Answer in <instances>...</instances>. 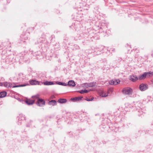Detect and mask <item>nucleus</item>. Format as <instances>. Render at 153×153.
<instances>
[{
	"mask_svg": "<svg viewBox=\"0 0 153 153\" xmlns=\"http://www.w3.org/2000/svg\"><path fill=\"white\" fill-rule=\"evenodd\" d=\"M1 84H2V85H0V86H4L7 88H16L18 87H24L27 85H29V84L28 83H24L23 84H22L19 85H14L13 86L12 85V84L7 82H1Z\"/></svg>",
	"mask_w": 153,
	"mask_h": 153,
	"instance_id": "nucleus-1",
	"label": "nucleus"
},
{
	"mask_svg": "<svg viewBox=\"0 0 153 153\" xmlns=\"http://www.w3.org/2000/svg\"><path fill=\"white\" fill-rule=\"evenodd\" d=\"M122 92L125 94L130 95L132 94L133 92V90L130 87H126L123 89Z\"/></svg>",
	"mask_w": 153,
	"mask_h": 153,
	"instance_id": "nucleus-2",
	"label": "nucleus"
},
{
	"mask_svg": "<svg viewBox=\"0 0 153 153\" xmlns=\"http://www.w3.org/2000/svg\"><path fill=\"white\" fill-rule=\"evenodd\" d=\"M148 88V85L145 83L141 84L139 86V89L141 91H144L147 90Z\"/></svg>",
	"mask_w": 153,
	"mask_h": 153,
	"instance_id": "nucleus-3",
	"label": "nucleus"
},
{
	"mask_svg": "<svg viewBox=\"0 0 153 153\" xmlns=\"http://www.w3.org/2000/svg\"><path fill=\"white\" fill-rule=\"evenodd\" d=\"M36 104L38 105L41 106L45 104V101L42 99L39 98L37 100Z\"/></svg>",
	"mask_w": 153,
	"mask_h": 153,
	"instance_id": "nucleus-4",
	"label": "nucleus"
},
{
	"mask_svg": "<svg viewBox=\"0 0 153 153\" xmlns=\"http://www.w3.org/2000/svg\"><path fill=\"white\" fill-rule=\"evenodd\" d=\"M120 82L119 79H112L109 82V83L112 85H116Z\"/></svg>",
	"mask_w": 153,
	"mask_h": 153,
	"instance_id": "nucleus-5",
	"label": "nucleus"
},
{
	"mask_svg": "<svg viewBox=\"0 0 153 153\" xmlns=\"http://www.w3.org/2000/svg\"><path fill=\"white\" fill-rule=\"evenodd\" d=\"M95 84L96 82H93L89 83H85L84 84V86L86 88H88V87H92L94 86L95 85Z\"/></svg>",
	"mask_w": 153,
	"mask_h": 153,
	"instance_id": "nucleus-6",
	"label": "nucleus"
},
{
	"mask_svg": "<svg viewBox=\"0 0 153 153\" xmlns=\"http://www.w3.org/2000/svg\"><path fill=\"white\" fill-rule=\"evenodd\" d=\"M130 79L133 82H135L138 79V77L134 75H131L130 76Z\"/></svg>",
	"mask_w": 153,
	"mask_h": 153,
	"instance_id": "nucleus-7",
	"label": "nucleus"
},
{
	"mask_svg": "<svg viewBox=\"0 0 153 153\" xmlns=\"http://www.w3.org/2000/svg\"><path fill=\"white\" fill-rule=\"evenodd\" d=\"M29 82L30 84L32 85H39L40 83V82L38 81L34 80H30Z\"/></svg>",
	"mask_w": 153,
	"mask_h": 153,
	"instance_id": "nucleus-8",
	"label": "nucleus"
},
{
	"mask_svg": "<svg viewBox=\"0 0 153 153\" xmlns=\"http://www.w3.org/2000/svg\"><path fill=\"white\" fill-rule=\"evenodd\" d=\"M83 97H75L72 98L71 99V100L73 102H75L76 101H79Z\"/></svg>",
	"mask_w": 153,
	"mask_h": 153,
	"instance_id": "nucleus-9",
	"label": "nucleus"
},
{
	"mask_svg": "<svg viewBox=\"0 0 153 153\" xmlns=\"http://www.w3.org/2000/svg\"><path fill=\"white\" fill-rule=\"evenodd\" d=\"M34 100H31L30 99L27 100L25 101L26 103L29 105L33 104L34 103Z\"/></svg>",
	"mask_w": 153,
	"mask_h": 153,
	"instance_id": "nucleus-10",
	"label": "nucleus"
},
{
	"mask_svg": "<svg viewBox=\"0 0 153 153\" xmlns=\"http://www.w3.org/2000/svg\"><path fill=\"white\" fill-rule=\"evenodd\" d=\"M67 84L68 86L73 87H74L76 85L75 82L72 80L68 81Z\"/></svg>",
	"mask_w": 153,
	"mask_h": 153,
	"instance_id": "nucleus-11",
	"label": "nucleus"
},
{
	"mask_svg": "<svg viewBox=\"0 0 153 153\" xmlns=\"http://www.w3.org/2000/svg\"><path fill=\"white\" fill-rule=\"evenodd\" d=\"M48 104L49 105L54 106L56 105L57 102L55 100H52L48 102Z\"/></svg>",
	"mask_w": 153,
	"mask_h": 153,
	"instance_id": "nucleus-12",
	"label": "nucleus"
},
{
	"mask_svg": "<svg viewBox=\"0 0 153 153\" xmlns=\"http://www.w3.org/2000/svg\"><path fill=\"white\" fill-rule=\"evenodd\" d=\"M146 74H145V72H144L143 74L140 75L138 77V79L139 80H143L146 79Z\"/></svg>",
	"mask_w": 153,
	"mask_h": 153,
	"instance_id": "nucleus-13",
	"label": "nucleus"
},
{
	"mask_svg": "<svg viewBox=\"0 0 153 153\" xmlns=\"http://www.w3.org/2000/svg\"><path fill=\"white\" fill-rule=\"evenodd\" d=\"M147 77L152 76H153V72L150 71L148 72H145Z\"/></svg>",
	"mask_w": 153,
	"mask_h": 153,
	"instance_id": "nucleus-14",
	"label": "nucleus"
},
{
	"mask_svg": "<svg viewBox=\"0 0 153 153\" xmlns=\"http://www.w3.org/2000/svg\"><path fill=\"white\" fill-rule=\"evenodd\" d=\"M7 94L6 91H2L0 92V98H3L5 97Z\"/></svg>",
	"mask_w": 153,
	"mask_h": 153,
	"instance_id": "nucleus-15",
	"label": "nucleus"
},
{
	"mask_svg": "<svg viewBox=\"0 0 153 153\" xmlns=\"http://www.w3.org/2000/svg\"><path fill=\"white\" fill-rule=\"evenodd\" d=\"M67 101V100L65 99L60 98L59 99L57 102L61 103H63L66 102Z\"/></svg>",
	"mask_w": 153,
	"mask_h": 153,
	"instance_id": "nucleus-16",
	"label": "nucleus"
},
{
	"mask_svg": "<svg viewBox=\"0 0 153 153\" xmlns=\"http://www.w3.org/2000/svg\"><path fill=\"white\" fill-rule=\"evenodd\" d=\"M44 85H51L53 84V82L52 81H47L44 82Z\"/></svg>",
	"mask_w": 153,
	"mask_h": 153,
	"instance_id": "nucleus-17",
	"label": "nucleus"
},
{
	"mask_svg": "<svg viewBox=\"0 0 153 153\" xmlns=\"http://www.w3.org/2000/svg\"><path fill=\"white\" fill-rule=\"evenodd\" d=\"M88 92V91L86 89L82 90L81 91H78L77 92H79V93L82 94L84 93H87Z\"/></svg>",
	"mask_w": 153,
	"mask_h": 153,
	"instance_id": "nucleus-18",
	"label": "nucleus"
},
{
	"mask_svg": "<svg viewBox=\"0 0 153 153\" xmlns=\"http://www.w3.org/2000/svg\"><path fill=\"white\" fill-rule=\"evenodd\" d=\"M32 98L33 99V100H34L35 101L36 100H38V99L39 98V95L38 94H37L36 95H35V96H33L32 97Z\"/></svg>",
	"mask_w": 153,
	"mask_h": 153,
	"instance_id": "nucleus-19",
	"label": "nucleus"
},
{
	"mask_svg": "<svg viewBox=\"0 0 153 153\" xmlns=\"http://www.w3.org/2000/svg\"><path fill=\"white\" fill-rule=\"evenodd\" d=\"M57 84H58L59 85H63V86H66V85H68V84H67L65 83L62 82H57Z\"/></svg>",
	"mask_w": 153,
	"mask_h": 153,
	"instance_id": "nucleus-20",
	"label": "nucleus"
},
{
	"mask_svg": "<svg viewBox=\"0 0 153 153\" xmlns=\"http://www.w3.org/2000/svg\"><path fill=\"white\" fill-rule=\"evenodd\" d=\"M23 75L22 73H20L19 74V77L20 78H22V79H24V77L23 76Z\"/></svg>",
	"mask_w": 153,
	"mask_h": 153,
	"instance_id": "nucleus-21",
	"label": "nucleus"
},
{
	"mask_svg": "<svg viewBox=\"0 0 153 153\" xmlns=\"http://www.w3.org/2000/svg\"><path fill=\"white\" fill-rule=\"evenodd\" d=\"M55 98V97L54 95H51L50 97V99H53Z\"/></svg>",
	"mask_w": 153,
	"mask_h": 153,
	"instance_id": "nucleus-22",
	"label": "nucleus"
},
{
	"mask_svg": "<svg viewBox=\"0 0 153 153\" xmlns=\"http://www.w3.org/2000/svg\"><path fill=\"white\" fill-rule=\"evenodd\" d=\"M93 98H91L90 99H89V100H87V101H92L93 100Z\"/></svg>",
	"mask_w": 153,
	"mask_h": 153,
	"instance_id": "nucleus-23",
	"label": "nucleus"
},
{
	"mask_svg": "<svg viewBox=\"0 0 153 153\" xmlns=\"http://www.w3.org/2000/svg\"><path fill=\"white\" fill-rule=\"evenodd\" d=\"M135 51H136V53H137L138 52V50L137 49H136Z\"/></svg>",
	"mask_w": 153,
	"mask_h": 153,
	"instance_id": "nucleus-24",
	"label": "nucleus"
},
{
	"mask_svg": "<svg viewBox=\"0 0 153 153\" xmlns=\"http://www.w3.org/2000/svg\"><path fill=\"white\" fill-rule=\"evenodd\" d=\"M107 96V95H105V94L104 95H102V97H106Z\"/></svg>",
	"mask_w": 153,
	"mask_h": 153,
	"instance_id": "nucleus-25",
	"label": "nucleus"
},
{
	"mask_svg": "<svg viewBox=\"0 0 153 153\" xmlns=\"http://www.w3.org/2000/svg\"><path fill=\"white\" fill-rule=\"evenodd\" d=\"M151 81L152 82H153V79L151 80Z\"/></svg>",
	"mask_w": 153,
	"mask_h": 153,
	"instance_id": "nucleus-26",
	"label": "nucleus"
},
{
	"mask_svg": "<svg viewBox=\"0 0 153 153\" xmlns=\"http://www.w3.org/2000/svg\"><path fill=\"white\" fill-rule=\"evenodd\" d=\"M23 118H24V120H25V117H23Z\"/></svg>",
	"mask_w": 153,
	"mask_h": 153,
	"instance_id": "nucleus-27",
	"label": "nucleus"
},
{
	"mask_svg": "<svg viewBox=\"0 0 153 153\" xmlns=\"http://www.w3.org/2000/svg\"><path fill=\"white\" fill-rule=\"evenodd\" d=\"M1 84V82H0V86L2 85V84Z\"/></svg>",
	"mask_w": 153,
	"mask_h": 153,
	"instance_id": "nucleus-28",
	"label": "nucleus"
},
{
	"mask_svg": "<svg viewBox=\"0 0 153 153\" xmlns=\"http://www.w3.org/2000/svg\"><path fill=\"white\" fill-rule=\"evenodd\" d=\"M114 50V49H112V51H113Z\"/></svg>",
	"mask_w": 153,
	"mask_h": 153,
	"instance_id": "nucleus-29",
	"label": "nucleus"
},
{
	"mask_svg": "<svg viewBox=\"0 0 153 153\" xmlns=\"http://www.w3.org/2000/svg\"><path fill=\"white\" fill-rule=\"evenodd\" d=\"M89 99H88L87 98V99L86 100H89Z\"/></svg>",
	"mask_w": 153,
	"mask_h": 153,
	"instance_id": "nucleus-30",
	"label": "nucleus"
}]
</instances>
